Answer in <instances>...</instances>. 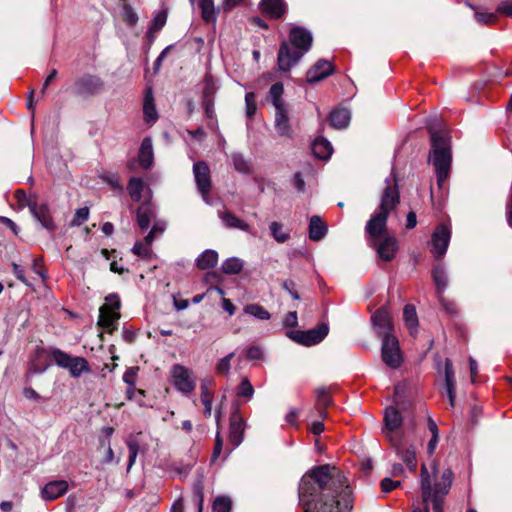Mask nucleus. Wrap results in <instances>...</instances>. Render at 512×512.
Instances as JSON below:
<instances>
[{"label":"nucleus","mask_w":512,"mask_h":512,"mask_svg":"<svg viewBox=\"0 0 512 512\" xmlns=\"http://www.w3.org/2000/svg\"><path fill=\"white\" fill-rule=\"evenodd\" d=\"M444 376H445V389L449 398L450 406L454 407L455 397H456V380L455 374L452 366V362L450 359L445 360L444 367Z\"/></svg>","instance_id":"nucleus-20"},{"label":"nucleus","mask_w":512,"mask_h":512,"mask_svg":"<svg viewBox=\"0 0 512 512\" xmlns=\"http://www.w3.org/2000/svg\"><path fill=\"white\" fill-rule=\"evenodd\" d=\"M225 274H238L243 269V261L237 257L226 259L221 266Z\"/></svg>","instance_id":"nucleus-39"},{"label":"nucleus","mask_w":512,"mask_h":512,"mask_svg":"<svg viewBox=\"0 0 512 512\" xmlns=\"http://www.w3.org/2000/svg\"><path fill=\"white\" fill-rule=\"evenodd\" d=\"M432 277L436 286V296L444 295L448 287V276L445 267L442 264H437L432 270Z\"/></svg>","instance_id":"nucleus-27"},{"label":"nucleus","mask_w":512,"mask_h":512,"mask_svg":"<svg viewBox=\"0 0 512 512\" xmlns=\"http://www.w3.org/2000/svg\"><path fill=\"white\" fill-rule=\"evenodd\" d=\"M283 324L284 326H287V327H296L297 324H298V317H297V312L296 311H291L289 312L284 320H283Z\"/></svg>","instance_id":"nucleus-62"},{"label":"nucleus","mask_w":512,"mask_h":512,"mask_svg":"<svg viewBox=\"0 0 512 512\" xmlns=\"http://www.w3.org/2000/svg\"><path fill=\"white\" fill-rule=\"evenodd\" d=\"M138 367H129L124 375H123V381L130 387L134 388L136 384V378L138 374Z\"/></svg>","instance_id":"nucleus-52"},{"label":"nucleus","mask_w":512,"mask_h":512,"mask_svg":"<svg viewBox=\"0 0 512 512\" xmlns=\"http://www.w3.org/2000/svg\"><path fill=\"white\" fill-rule=\"evenodd\" d=\"M282 287L285 291H287L291 295V297L293 299H295V300L300 299V296L295 289V283L292 280H285L282 283Z\"/></svg>","instance_id":"nucleus-61"},{"label":"nucleus","mask_w":512,"mask_h":512,"mask_svg":"<svg viewBox=\"0 0 512 512\" xmlns=\"http://www.w3.org/2000/svg\"><path fill=\"white\" fill-rule=\"evenodd\" d=\"M122 16L124 21L130 26H134L138 22L137 13L129 4L123 5Z\"/></svg>","instance_id":"nucleus-48"},{"label":"nucleus","mask_w":512,"mask_h":512,"mask_svg":"<svg viewBox=\"0 0 512 512\" xmlns=\"http://www.w3.org/2000/svg\"><path fill=\"white\" fill-rule=\"evenodd\" d=\"M218 262V253L215 250L207 249L196 259V265L201 270H206L216 266Z\"/></svg>","instance_id":"nucleus-31"},{"label":"nucleus","mask_w":512,"mask_h":512,"mask_svg":"<svg viewBox=\"0 0 512 512\" xmlns=\"http://www.w3.org/2000/svg\"><path fill=\"white\" fill-rule=\"evenodd\" d=\"M259 7L262 13L276 19L282 17L286 11V4L283 0H262Z\"/></svg>","instance_id":"nucleus-22"},{"label":"nucleus","mask_w":512,"mask_h":512,"mask_svg":"<svg viewBox=\"0 0 512 512\" xmlns=\"http://www.w3.org/2000/svg\"><path fill=\"white\" fill-rule=\"evenodd\" d=\"M106 302L102 307H107L113 311H118L120 308V299L116 294H110L105 298Z\"/></svg>","instance_id":"nucleus-55"},{"label":"nucleus","mask_w":512,"mask_h":512,"mask_svg":"<svg viewBox=\"0 0 512 512\" xmlns=\"http://www.w3.org/2000/svg\"><path fill=\"white\" fill-rule=\"evenodd\" d=\"M262 356L263 352L258 346H252L247 350V359L249 360H259Z\"/></svg>","instance_id":"nucleus-63"},{"label":"nucleus","mask_w":512,"mask_h":512,"mask_svg":"<svg viewBox=\"0 0 512 512\" xmlns=\"http://www.w3.org/2000/svg\"><path fill=\"white\" fill-rule=\"evenodd\" d=\"M244 313L251 315L260 320L270 319V313L258 304H249L244 307Z\"/></svg>","instance_id":"nucleus-41"},{"label":"nucleus","mask_w":512,"mask_h":512,"mask_svg":"<svg viewBox=\"0 0 512 512\" xmlns=\"http://www.w3.org/2000/svg\"><path fill=\"white\" fill-rule=\"evenodd\" d=\"M15 197L18 201V204L22 207H28L29 203H36V201L31 199L23 190L16 191Z\"/></svg>","instance_id":"nucleus-60"},{"label":"nucleus","mask_w":512,"mask_h":512,"mask_svg":"<svg viewBox=\"0 0 512 512\" xmlns=\"http://www.w3.org/2000/svg\"><path fill=\"white\" fill-rule=\"evenodd\" d=\"M89 217V209L87 207H82V208H79L72 221H71V225L72 226H80L82 223H84Z\"/></svg>","instance_id":"nucleus-51"},{"label":"nucleus","mask_w":512,"mask_h":512,"mask_svg":"<svg viewBox=\"0 0 512 512\" xmlns=\"http://www.w3.org/2000/svg\"><path fill=\"white\" fill-rule=\"evenodd\" d=\"M28 208L33 217L48 231H54L56 225L50 213L49 206L45 203L38 205L37 203H29Z\"/></svg>","instance_id":"nucleus-15"},{"label":"nucleus","mask_w":512,"mask_h":512,"mask_svg":"<svg viewBox=\"0 0 512 512\" xmlns=\"http://www.w3.org/2000/svg\"><path fill=\"white\" fill-rule=\"evenodd\" d=\"M245 422L238 411L230 417L229 440L234 447H238L244 438Z\"/></svg>","instance_id":"nucleus-17"},{"label":"nucleus","mask_w":512,"mask_h":512,"mask_svg":"<svg viewBox=\"0 0 512 512\" xmlns=\"http://www.w3.org/2000/svg\"><path fill=\"white\" fill-rule=\"evenodd\" d=\"M284 93V87L282 83H275L270 87L269 98L275 108V110H281L286 108L287 105L284 102L282 95Z\"/></svg>","instance_id":"nucleus-32"},{"label":"nucleus","mask_w":512,"mask_h":512,"mask_svg":"<svg viewBox=\"0 0 512 512\" xmlns=\"http://www.w3.org/2000/svg\"><path fill=\"white\" fill-rule=\"evenodd\" d=\"M275 128L280 136L291 137L292 130L288 117V108L275 110Z\"/></svg>","instance_id":"nucleus-25"},{"label":"nucleus","mask_w":512,"mask_h":512,"mask_svg":"<svg viewBox=\"0 0 512 512\" xmlns=\"http://www.w3.org/2000/svg\"><path fill=\"white\" fill-rule=\"evenodd\" d=\"M312 41L313 37L309 30L293 26L289 33V41H284L280 45L277 56L278 69L289 72L310 50Z\"/></svg>","instance_id":"nucleus-3"},{"label":"nucleus","mask_w":512,"mask_h":512,"mask_svg":"<svg viewBox=\"0 0 512 512\" xmlns=\"http://www.w3.org/2000/svg\"><path fill=\"white\" fill-rule=\"evenodd\" d=\"M384 427L382 432L391 445H396L397 440L403 437L399 428L402 424V416L394 407H389L384 414Z\"/></svg>","instance_id":"nucleus-8"},{"label":"nucleus","mask_w":512,"mask_h":512,"mask_svg":"<svg viewBox=\"0 0 512 512\" xmlns=\"http://www.w3.org/2000/svg\"><path fill=\"white\" fill-rule=\"evenodd\" d=\"M69 484L66 480H54L44 485L41 489V497L45 501H53L67 493Z\"/></svg>","instance_id":"nucleus-16"},{"label":"nucleus","mask_w":512,"mask_h":512,"mask_svg":"<svg viewBox=\"0 0 512 512\" xmlns=\"http://www.w3.org/2000/svg\"><path fill=\"white\" fill-rule=\"evenodd\" d=\"M193 174L197 189L206 203L209 202V192L211 190L210 169L206 162L198 161L193 165Z\"/></svg>","instance_id":"nucleus-12"},{"label":"nucleus","mask_w":512,"mask_h":512,"mask_svg":"<svg viewBox=\"0 0 512 512\" xmlns=\"http://www.w3.org/2000/svg\"><path fill=\"white\" fill-rule=\"evenodd\" d=\"M246 114L251 117L256 111V98L253 92H249L245 95Z\"/></svg>","instance_id":"nucleus-53"},{"label":"nucleus","mask_w":512,"mask_h":512,"mask_svg":"<svg viewBox=\"0 0 512 512\" xmlns=\"http://www.w3.org/2000/svg\"><path fill=\"white\" fill-rule=\"evenodd\" d=\"M194 496L197 501L198 512H202L204 504V494L201 483H198L194 486Z\"/></svg>","instance_id":"nucleus-58"},{"label":"nucleus","mask_w":512,"mask_h":512,"mask_svg":"<svg viewBox=\"0 0 512 512\" xmlns=\"http://www.w3.org/2000/svg\"><path fill=\"white\" fill-rule=\"evenodd\" d=\"M440 305L442 306V308L450 315H453L456 313L457 309H456V305L455 303L447 300L444 295H440L437 297Z\"/></svg>","instance_id":"nucleus-57"},{"label":"nucleus","mask_w":512,"mask_h":512,"mask_svg":"<svg viewBox=\"0 0 512 512\" xmlns=\"http://www.w3.org/2000/svg\"><path fill=\"white\" fill-rule=\"evenodd\" d=\"M126 444H127L128 451H129V460H128L127 471H130V469L132 468V466L134 465V463L136 461L138 451H139V444L136 440L131 439V438L126 441Z\"/></svg>","instance_id":"nucleus-44"},{"label":"nucleus","mask_w":512,"mask_h":512,"mask_svg":"<svg viewBox=\"0 0 512 512\" xmlns=\"http://www.w3.org/2000/svg\"><path fill=\"white\" fill-rule=\"evenodd\" d=\"M155 217L153 209L149 205H142L137 211V223L142 230L149 228L151 220Z\"/></svg>","instance_id":"nucleus-35"},{"label":"nucleus","mask_w":512,"mask_h":512,"mask_svg":"<svg viewBox=\"0 0 512 512\" xmlns=\"http://www.w3.org/2000/svg\"><path fill=\"white\" fill-rule=\"evenodd\" d=\"M312 152L318 159L327 160L332 155L333 147L326 138L318 137L312 143Z\"/></svg>","instance_id":"nucleus-29"},{"label":"nucleus","mask_w":512,"mask_h":512,"mask_svg":"<svg viewBox=\"0 0 512 512\" xmlns=\"http://www.w3.org/2000/svg\"><path fill=\"white\" fill-rule=\"evenodd\" d=\"M145 184L141 178L132 177L129 180L127 191L134 202H139L142 198V192Z\"/></svg>","instance_id":"nucleus-36"},{"label":"nucleus","mask_w":512,"mask_h":512,"mask_svg":"<svg viewBox=\"0 0 512 512\" xmlns=\"http://www.w3.org/2000/svg\"><path fill=\"white\" fill-rule=\"evenodd\" d=\"M138 160L141 167L144 169H149L152 166L154 153L152 139L150 137L143 139L139 149Z\"/></svg>","instance_id":"nucleus-24"},{"label":"nucleus","mask_w":512,"mask_h":512,"mask_svg":"<svg viewBox=\"0 0 512 512\" xmlns=\"http://www.w3.org/2000/svg\"><path fill=\"white\" fill-rule=\"evenodd\" d=\"M232 163L235 168L240 173H248L250 170L249 163L240 153H233L231 155Z\"/></svg>","instance_id":"nucleus-43"},{"label":"nucleus","mask_w":512,"mask_h":512,"mask_svg":"<svg viewBox=\"0 0 512 512\" xmlns=\"http://www.w3.org/2000/svg\"><path fill=\"white\" fill-rule=\"evenodd\" d=\"M143 113L144 119L147 123H154L158 118L151 90H149L145 95Z\"/></svg>","instance_id":"nucleus-33"},{"label":"nucleus","mask_w":512,"mask_h":512,"mask_svg":"<svg viewBox=\"0 0 512 512\" xmlns=\"http://www.w3.org/2000/svg\"><path fill=\"white\" fill-rule=\"evenodd\" d=\"M171 376L173 385L183 394L191 393L196 387L193 372L183 365L175 364L171 369Z\"/></svg>","instance_id":"nucleus-9"},{"label":"nucleus","mask_w":512,"mask_h":512,"mask_svg":"<svg viewBox=\"0 0 512 512\" xmlns=\"http://www.w3.org/2000/svg\"><path fill=\"white\" fill-rule=\"evenodd\" d=\"M403 319L411 335L417 331L418 317L413 305L407 304L403 309Z\"/></svg>","instance_id":"nucleus-34"},{"label":"nucleus","mask_w":512,"mask_h":512,"mask_svg":"<svg viewBox=\"0 0 512 512\" xmlns=\"http://www.w3.org/2000/svg\"><path fill=\"white\" fill-rule=\"evenodd\" d=\"M218 217L226 228L249 232V225L228 210L218 211Z\"/></svg>","instance_id":"nucleus-23"},{"label":"nucleus","mask_w":512,"mask_h":512,"mask_svg":"<svg viewBox=\"0 0 512 512\" xmlns=\"http://www.w3.org/2000/svg\"><path fill=\"white\" fill-rule=\"evenodd\" d=\"M217 89V81L211 75H206L204 80L203 99H213Z\"/></svg>","instance_id":"nucleus-42"},{"label":"nucleus","mask_w":512,"mask_h":512,"mask_svg":"<svg viewBox=\"0 0 512 512\" xmlns=\"http://www.w3.org/2000/svg\"><path fill=\"white\" fill-rule=\"evenodd\" d=\"M328 331V325L322 323L316 328L307 331H291L287 335L299 344L312 346L320 343L327 336Z\"/></svg>","instance_id":"nucleus-10"},{"label":"nucleus","mask_w":512,"mask_h":512,"mask_svg":"<svg viewBox=\"0 0 512 512\" xmlns=\"http://www.w3.org/2000/svg\"><path fill=\"white\" fill-rule=\"evenodd\" d=\"M497 12L512 18V0H505L498 4Z\"/></svg>","instance_id":"nucleus-59"},{"label":"nucleus","mask_w":512,"mask_h":512,"mask_svg":"<svg viewBox=\"0 0 512 512\" xmlns=\"http://www.w3.org/2000/svg\"><path fill=\"white\" fill-rule=\"evenodd\" d=\"M380 203L375 213L370 217L365 226V232L369 237V244L383 261H391L397 252L398 242L394 236L383 235L386 230L387 219L400 203V194L395 178L386 179Z\"/></svg>","instance_id":"nucleus-2"},{"label":"nucleus","mask_w":512,"mask_h":512,"mask_svg":"<svg viewBox=\"0 0 512 512\" xmlns=\"http://www.w3.org/2000/svg\"><path fill=\"white\" fill-rule=\"evenodd\" d=\"M254 395V388L248 378L243 377L238 387L237 396L251 399Z\"/></svg>","instance_id":"nucleus-45"},{"label":"nucleus","mask_w":512,"mask_h":512,"mask_svg":"<svg viewBox=\"0 0 512 512\" xmlns=\"http://www.w3.org/2000/svg\"><path fill=\"white\" fill-rule=\"evenodd\" d=\"M198 5L201 10L202 19L209 23L215 22L217 14L215 11L213 0H198Z\"/></svg>","instance_id":"nucleus-37"},{"label":"nucleus","mask_w":512,"mask_h":512,"mask_svg":"<svg viewBox=\"0 0 512 512\" xmlns=\"http://www.w3.org/2000/svg\"><path fill=\"white\" fill-rule=\"evenodd\" d=\"M371 320L382 339L386 336H393L391 334V330L393 329L392 319L386 307L379 308L374 315H372Z\"/></svg>","instance_id":"nucleus-14"},{"label":"nucleus","mask_w":512,"mask_h":512,"mask_svg":"<svg viewBox=\"0 0 512 512\" xmlns=\"http://www.w3.org/2000/svg\"><path fill=\"white\" fill-rule=\"evenodd\" d=\"M451 231L443 224L437 226L432 234L431 252L435 258H441L446 254L450 243Z\"/></svg>","instance_id":"nucleus-13"},{"label":"nucleus","mask_w":512,"mask_h":512,"mask_svg":"<svg viewBox=\"0 0 512 512\" xmlns=\"http://www.w3.org/2000/svg\"><path fill=\"white\" fill-rule=\"evenodd\" d=\"M401 485L400 481H394L391 478L382 479L380 486L384 493H388Z\"/></svg>","instance_id":"nucleus-56"},{"label":"nucleus","mask_w":512,"mask_h":512,"mask_svg":"<svg viewBox=\"0 0 512 512\" xmlns=\"http://www.w3.org/2000/svg\"><path fill=\"white\" fill-rule=\"evenodd\" d=\"M299 503L304 512H349L352 509L351 490L339 469L321 465L301 478Z\"/></svg>","instance_id":"nucleus-1"},{"label":"nucleus","mask_w":512,"mask_h":512,"mask_svg":"<svg viewBox=\"0 0 512 512\" xmlns=\"http://www.w3.org/2000/svg\"><path fill=\"white\" fill-rule=\"evenodd\" d=\"M316 399H317L318 405H320L321 407H327L331 403V398H330L327 390L324 388L317 389Z\"/></svg>","instance_id":"nucleus-54"},{"label":"nucleus","mask_w":512,"mask_h":512,"mask_svg":"<svg viewBox=\"0 0 512 512\" xmlns=\"http://www.w3.org/2000/svg\"><path fill=\"white\" fill-rule=\"evenodd\" d=\"M235 356L234 352L227 354L226 356L220 358L215 365V372L221 376H228L231 369V361Z\"/></svg>","instance_id":"nucleus-40"},{"label":"nucleus","mask_w":512,"mask_h":512,"mask_svg":"<svg viewBox=\"0 0 512 512\" xmlns=\"http://www.w3.org/2000/svg\"><path fill=\"white\" fill-rule=\"evenodd\" d=\"M351 119V113L346 108H336L330 113V124L336 129L346 128Z\"/></svg>","instance_id":"nucleus-28"},{"label":"nucleus","mask_w":512,"mask_h":512,"mask_svg":"<svg viewBox=\"0 0 512 512\" xmlns=\"http://www.w3.org/2000/svg\"><path fill=\"white\" fill-rule=\"evenodd\" d=\"M328 228L327 225L322 221V219L314 215L310 218L309 222V239L312 241H320L327 234Z\"/></svg>","instance_id":"nucleus-26"},{"label":"nucleus","mask_w":512,"mask_h":512,"mask_svg":"<svg viewBox=\"0 0 512 512\" xmlns=\"http://www.w3.org/2000/svg\"><path fill=\"white\" fill-rule=\"evenodd\" d=\"M214 385L213 378H206L202 381L200 389H201V402L204 406V416L206 418L211 417L212 415V401H213V392L211 388Z\"/></svg>","instance_id":"nucleus-21"},{"label":"nucleus","mask_w":512,"mask_h":512,"mask_svg":"<svg viewBox=\"0 0 512 512\" xmlns=\"http://www.w3.org/2000/svg\"><path fill=\"white\" fill-rule=\"evenodd\" d=\"M132 252L135 255L145 259L151 256V248L142 241H138L134 244Z\"/></svg>","instance_id":"nucleus-50"},{"label":"nucleus","mask_w":512,"mask_h":512,"mask_svg":"<svg viewBox=\"0 0 512 512\" xmlns=\"http://www.w3.org/2000/svg\"><path fill=\"white\" fill-rule=\"evenodd\" d=\"M119 318L120 313L118 311L107 309V307H101L98 323L111 332L115 329V323Z\"/></svg>","instance_id":"nucleus-30"},{"label":"nucleus","mask_w":512,"mask_h":512,"mask_svg":"<svg viewBox=\"0 0 512 512\" xmlns=\"http://www.w3.org/2000/svg\"><path fill=\"white\" fill-rule=\"evenodd\" d=\"M395 450L396 455L402 459V461L406 464L408 469L413 472L416 469L417 461H416V451L415 448L410 445L405 448L403 445V437L397 440L396 445H391Z\"/></svg>","instance_id":"nucleus-19"},{"label":"nucleus","mask_w":512,"mask_h":512,"mask_svg":"<svg viewBox=\"0 0 512 512\" xmlns=\"http://www.w3.org/2000/svg\"><path fill=\"white\" fill-rule=\"evenodd\" d=\"M431 134V161L435 168L437 183L442 187L449 177L452 155L450 138L446 132L434 131L430 128Z\"/></svg>","instance_id":"nucleus-5"},{"label":"nucleus","mask_w":512,"mask_h":512,"mask_svg":"<svg viewBox=\"0 0 512 512\" xmlns=\"http://www.w3.org/2000/svg\"><path fill=\"white\" fill-rule=\"evenodd\" d=\"M231 500L228 497H217L214 500L212 512H230Z\"/></svg>","instance_id":"nucleus-46"},{"label":"nucleus","mask_w":512,"mask_h":512,"mask_svg":"<svg viewBox=\"0 0 512 512\" xmlns=\"http://www.w3.org/2000/svg\"><path fill=\"white\" fill-rule=\"evenodd\" d=\"M334 71L333 65L331 62L327 60H319L317 61L307 72V82L308 83H316L319 82L329 75H331Z\"/></svg>","instance_id":"nucleus-18"},{"label":"nucleus","mask_w":512,"mask_h":512,"mask_svg":"<svg viewBox=\"0 0 512 512\" xmlns=\"http://www.w3.org/2000/svg\"><path fill=\"white\" fill-rule=\"evenodd\" d=\"M51 355L59 367L69 370L72 377H80L83 372L90 370L87 360L83 357L71 356L60 349H53Z\"/></svg>","instance_id":"nucleus-6"},{"label":"nucleus","mask_w":512,"mask_h":512,"mask_svg":"<svg viewBox=\"0 0 512 512\" xmlns=\"http://www.w3.org/2000/svg\"><path fill=\"white\" fill-rule=\"evenodd\" d=\"M12 268H13V273L17 277V279L20 280L22 283L28 285V281L25 277L24 269L16 263L12 264Z\"/></svg>","instance_id":"nucleus-64"},{"label":"nucleus","mask_w":512,"mask_h":512,"mask_svg":"<svg viewBox=\"0 0 512 512\" xmlns=\"http://www.w3.org/2000/svg\"><path fill=\"white\" fill-rule=\"evenodd\" d=\"M475 19L480 24L488 25L494 23L497 20V16L495 13L476 10Z\"/></svg>","instance_id":"nucleus-49"},{"label":"nucleus","mask_w":512,"mask_h":512,"mask_svg":"<svg viewBox=\"0 0 512 512\" xmlns=\"http://www.w3.org/2000/svg\"><path fill=\"white\" fill-rule=\"evenodd\" d=\"M271 236L274 238L275 241L278 243H284L286 242L290 234L289 232L284 230L283 224L277 221H273L269 225Z\"/></svg>","instance_id":"nucleus-38"},{"label":"nucleus","mask_w":512,"mask_h":512,"mask_svg":"<svg viewBox=\"0 0 512 512\" xmlns=\"http://www.w3.org/2000/svg\"><path fill=\"white\" fill-rule=\"evenodd\" d=\"M381 357L383 362L391 369H397L401 366L403 356L395 336H386L382 339Z\"/></svg>","instance_id":"nucleus-7"},{"label":"nucleus","mask_w":512,"mask_h":512,"mask_svg":"<svg viewBox=\"0 0 512 512\" xmlns=\"http://www.w3.org/2000/svg\"><path fill=\"white\" fill-rule=\"evenodd\" d=\"M103 81L94 75H84L78 78L74 84V94L79 97H91L102 92Z\"/></svg>","instance_id":"nucleus-11"},{"label":"nucleus","mask_w":512,"mask_h":512,"mask_svg":"<svg viewBox=\"0 0 512 512\" xmlns=\"http://www.w3.org/2000/svg\"><path fill=\"white\" fill-rule=\"evenodd\" d=\"M436 473V467L433 465V476L430 475L427 467H421V492L424 508H417L413 512H429L428 503L431 502L433 512H443L442 501L445 495L448 494L452 483V472L446 470L443 472L441 480L432 485V478Z\"/></svg>","instance_id":"nucleus-4"},{"label":"nucleus","mask_w":512,"mask_h":512,"mask_svg":"<svg viewBox=\"0 0 512 512\" xmlns=\"http://www.w3.org/2000/svg\"><path fill=\"white\" fill-rule=\"evenodd\" d=\"M166 23V14L163 12L158 13L152 20L151 26L148 30V35L153 36L154 33L160 31Z\"/></svg>","instance_id":"nucleus-47"}]
</instances>
